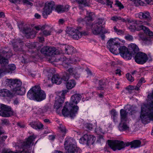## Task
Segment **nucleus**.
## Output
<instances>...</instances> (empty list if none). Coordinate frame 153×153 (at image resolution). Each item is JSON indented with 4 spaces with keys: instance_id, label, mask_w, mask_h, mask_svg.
Wrapping results in <instances>:
<instances>
[{
    "instance_id": "obj_64",
    "label": "nucleus",
    "mask_w": 153,
    "mask_h": 153,
    "mask_svg": "<svg viewBox=\"0 0 153 153\" xmlns=\"http://www.w3.org/2000/svg\"><path fill=\"white\" fill-rule=\"evenodd\" d=\"M65 22L64 20L63 19H61L59 20V24H63Z\"/></svg>"
},
{
    "instance_id": "obj_2",
    "label": "nucleus",
    "mask_w": 153,
    "mask_h": 153,
    "mask_svg": "<svg viewBox=\"0 0 153 153\" xmlns=\"http://www.w3.org/2000/svg\"><path fill=\"white\" fill-rule=\"evenodd\" d=\"M107 47L112 53L117 55L119 53L124 59L129 60L132 55L128 49L125 46H120V43L116 41L115 39L111 38L107 42Z\"/></svg>"
},
{
    "instance_id": "obj_37",
    "label": "nucleus",
    "mask_w": 153,
    "mask_h": 153,
    "mask_svg": "<svg viewBox=\"0 0 153 153\" xmlns=\"http://www.w3.org/2000/svg\"><path fill=\"white\" fill-rule=\"evenodd\" d=\"M99 86L97 87V88L98 90H103L104 88V86L105 85V83L103 82L102 80H99Z\"/></svg>"
},
{
    "instance_id": "obj_45",
    "label": "nucleus",
    "mask_w": 153,
    "mask_h": 153,
    "mask_svg": "<svg viewBox=\"0 0 153 153\" xmlns=\"http://www.w3.org/2000/svg\"><path fill=\"white\" fill-rule=\"evenodd\" d=\"M125 38L126 40L129 41H132L133 39V38L132 36L129 34L126 36H125Z\"/></svg>"
},
{
    "instance_id": "obj_22",
    "label": "nucleus",
    "mask_w": 153,
    "mask_h": 153,
    "mask_svg": "<svg viewBox=\"0 0 153 153\" xmlns=\"http://www.w3.org/2000/svg\"><path fill=\"white\" fill-rule=\"evenodd\" d=\"M64 101V97L59 96L56 100L54 105V108L57 111V110L62 108Z\"/></svg>"
},
{
    "instance_id": "obj_43",
    "label": "nucleus",
    "mask_w": 153,
    "mask_h": 153,
    "mask_svg": "<svg viewBox=\"0 0 153 153\" xmlns=\"http://www.w3.org/2000/svg\"><path fill=\"white\" fill-rule=\"evenodd\" d=\"M149 36V38H145L144 39V42L147 45H149L151 44V42L150 40L151 39L150 38L152 39H153V38H152L148 34H147Z\"/></svg>"
},
{
    "instance_id": "obj_30",
    "label": "nucleus",
    "mask_w": 153,
    "mask_h": 153,
    "mask_svg": "<svg viewBox=\"0 0 153 153\" xmlns=\"http://www.w3.org/2000/svg\"><path fill=\"white\" fill-rule=\"evenodd\" d=\"M25 32L27 36L30 38L34 36L36 33L35 31L29 28H27V30H26Z\"/></svg>"
},
{
    "instance_id": "obj_23",
    "label": "nucleus",
    "mask_w": 153,
    "mask_h": 153,
    "mask_svg": "<svg viewBox=\"0 0 153 153\" xmlns=\"http://www.w3.org/2000/svg\"><path fill=\"white\" fill-rule=\"evenodd\" d=\"M127 121H121L118 126L119 130L120 131H129L130 129Z\"/></svg>"
},
{
    "instance_id": "obj_19",
    "label": "nucleus",
    "mask_w": 153,
    "mask_h": 153,
    "mask_svg": "<svg viewBox=\"0 0 153 153\" xmlns=\"http://www.w3.org/2000/svg\"><path fill=\"white\" fill-rule=\"evenodd\" d=\"M79 66L69 68L68 71L70 75H72L75 79H77L80 76V74L78 72V70L81 69Z\"/></svg>"
},
{
    "instance_id": "obj_49",
    "label": "nucleus",
    "mask_w": 153,
    "mask_h": 153,
    "mask_svg": "<svg viewBox=\"0 0 153 153\" xmlns=\"http://www.w3.org/2000/svg\"><path fill=\"white\" fill-rule=\"evenodd\" d=\"M121 19V17L120 16H113L111 18V20L115 22L119 20H120Z\"/></svg>"
},
{
    "instance_id": "obj_26",
    "label": "nucleus",
    "mask_w": 153,
    "mask_h": 153,
    "mask_svg": "<svg viewBox=\"0 0 153 153\" xmlns=\"http://www.w3.org/2000/svg\"><path fill=\"white\" fill-rule=\"evenodd\" d=\"M91 139L90 134H85L79 140V142L82 144H86L88 145L89 139Z\"/></svg>"
},
{
    "instance_id": "obj_57",
    "label": "nucleus",
    "mask_w": 153,
    "mask_h": 153,
    "mask_svg": "<svg viewBox=\"0 0 153 153\" xmlns=\"http://www.w3.org/2000/svg\"><path fill=\"white\" fill-rule=\"evenodd\" d=\"M36 122H33L30 123V125L33 128L36 129Z\"/></svg>"
},
{
    "instance_id": "obj_38",
    "label": "nucleus",
    "mask_w": 153,
    "mask_h": 153,
    "mask_svg": "<svg viewBox=\"0 0 153 153\" xmlns=\"http://www.w3.org/2000/svg\"><path fill=\"white\" fill-rule=\"evenodd\" d=\"M90 137H91V139H89L88 142V145L93 144L95 140V137L94 136L90 135Z\"/></svg>"
},
{
    "instance_id": "obj_46",
    "label": "nucleus",
    "mask_w": 153,
    "mask_h": 153,
    "mask_svg": "<svg viewBox=\"0 0 153 153\" xmlns=\"http://www.w3.org/2000/svg\"><path fill=\"white\" fill-rule=\"evenodd\" d=\"M126 76L127 79L129 81L132 82L134 81V79L132 76L129 74L128 73L126 74Z\"/></svg>"
},
{
    "instance_id": "obj_15",
    "label": "nucleus",
    "mask_w": 153,
    "mask_h": 153,
    "mask_svg": "<svg viewBox=\"0 0 153 153\" xmlns=\"http://www.w3.org/2000/svg\"><path fill=\"white\" fill-rule=\"evenodd\" d=\"M1 111H0V116L3 117H8L13 114V112L10 107L4 104L1 105Z\"/></svg>"
},
{
    "instance_id": "obj_35",
    "label": "nucleus",
    "mask_w": 153,
    "mask_h": 153,
    "mask_svg": "<svg viewBox=\"0 0 153 153\" xmlns=\"http://www.w3.org/2000/svg\"><path fill=\"white\" fill-rule=\"evenodd\" d=\"M25 89L24 87H21L19 88V89L15 91L14 92V94H16L18 95H22L25 94Z\"/></svg>"
},
{
    "instance_id": "obj_36",
    "label": "nucleus",
    "mask_w": 153,
    "mask_h": 153,
    "mask_svg": "<svg viewBox=\"0 0 153 153\" xmlns=\"http://www.w3.org/2000/svg\"><path fill=\"white\" fill-rule=\"evenodd\" d=\"M145 2L148 4H153V0H138L137 1L140 5L142 6L145 4Z\"/></svg>"
},
{
    "instance_id": "obj_6",
    "label": "nucleus",
    "mask_w": 153,
    "mask_h": 153,
    "mask_svg": "<svg viewBox=\"0 0 153 153\" xmlns=\"http://www.w3.org/2000/svg\"><path fill=\"white\" fill-rule=\"evenodd\" d=\"M132 22L134 23V25H131L129 27L131 32H133L136 30L139 31L143 30L146 34H148L151 37L153 38V33L148 28L142 25V21L134 20Z\"/></svg>"
},
{
    "instance_id": "obj_13",
    "label": "nucleus",
    "mask_w": 153,
    "mask_h": 153,
    "mask_svg": "<svg viewBox=\"0 0 153 153\" xmlns=\"http://www.w3.org/2000/svg\"><path fill=\"white\" fill-rule=\"evenodd\" d=\"M149 113L150 112L146 110L145 106L142 107L140 118L143 123H146L149 120H153V118L149 116Z\"/></svg>"
},
{
    "instance_id": "obj_34",
    "label": "nucleus",
    "mask_w": 153,
    "mask_h": 153,
    "mask_svg": "<svg viewBox=\"0 0 153 153\" xmlns=\"http://www.w3.org/2000/svg\"><path fill=\"white\" fill-rule=\"evenodd\" d=\"M67 59V58L64 56L58 55L56 58L55 60L56 62H61L63 63L66 62Z\"/></svg>"
},
{
    "instance_id": "obj_52",
    "label": "nucleus",
    "mask_w": 153,
    "mask_h": 153,
    "mask_svg": "<svg viewBox=\"0 0 153 153\" xmlns=\"http://www.w3.org/2000/svg\"><path fill=\"white\" fill-rule=\"evenodd\" d=\"M2 121V124L3 125H7L9 124V120H8L7 119H4L1 120Z\"/></svg>"
},
{
    "instance_id": "obj_28",
    "label": "nucleus",
    "mask_w": 153,
    "mask_h": 153,
    "mask_svg": "<svg viewBox=\"0 0 153 153\" xmlns=\"http://www.w3.org/2000/svg\"><path fill=\"white\" fill-rule=\"evenodd\" d=\"M76 1L79 4V7L80 9H82L86 6H89V2L86 0H76Z\"/></svg>"
},
{
    "instance_id": "obj_14",
    "label": "nucleus",
    "mask_w": 153,
    "mask_h": 153,
    "mask_svg": "<svg viewBox=\"0 0 153 153\" xmlns=\"http://www.w3.org/2000/svg\"><path fill=\"white\" fill-rule=\"evenodd\" d=\"M134 59L135 61L137 63L142 65L146 62L148 58L147 55L145 53L139 52L135 55Z\"/></svg>"
},
{
    "instance_id": "obj_11",
    "label": "nucleus",
    "mask_w": 153,
    "mask_h": 153,
    "mask_svg": "<svg viewBox=\"0 0 153 153\" xmlns=\"http://www.w3.org/2000/svg\"><path fill=\"white\" fill-rule=\"evenodd\" d=\"M81 27H77V28L71 27H68L66 29V32L69 36L75 40H78L82 37L81 33H80V29Z\"/></svg>"
},
{
    "instance_id": "obj_8",
    "label": "nucleus",
    "mask_w": 153,
    "mask_h": 153,
    "mask_svg": "<svg viewBox=\"0 0 153 153\" xmlns=\"http://www.w3.org/2000/svg\"><path fill=\"white\" fill-rule=\"evenodd\" d=\"M13 55L11 49L8 47L0 49V64L5 65L7 63L8 59Z\"/></svg>"
},
{
    "instance_id": "obj_51",
    "label": "nucleus",
    "mask_w": 153,
    "mask_h": 153,
    "mask_svg": "<svg viewBox=\"0 0 153 153\" xmlns=\"http://www.w3.org/2000/svg\"><path fill=\"white\" fill-rule=\"evenodd\" d=\"M43 125L40 123L36 122V129H40L43 127Z\"/></svg>"
},
{
    "instance_id": "obj_56",
    "label": "nucleus",
    "mask_w": 153,
    "mask_h": 153,
    "mask_svg": "<svg viewBox=\"0 0 153 153\" xmlns=\"http://www.w3.org/2000/svg\"><path fill=\"white\" fill-rule=\"evenodd\" d=\"M71 60L73 62H77L80 61V59L78 57H76L75 58L71 59Z\"/></svg>"
},
{
    "instance_id": "obj_61",
    "label": "nucleus",
    "mask_w": 153,
    "mask_h": 153,
    "mask_svg": "<svg viewBox=\"0 0 153 153\" xmlns=\"http://www.w3.org/2000/svg\"><path fill=\"white\" fill-rule=\"evenodd\" d=\"M126 89L128 90H134V86L129 85L126 88Z\"/></svg>"
},
{
    "instance_id": "obj_42",
    "label": "nucleus",
    "mask_w": 153,
    "mask_h": 153,
    "mask_svg": "<svg viewBox=\"0 0 153 153\" xmlns=\"http://www.w3.org/2000/svg\"><path fill=\"white\" fill-rule=\"evenodd\" d=\"M114 31L119 35L123 34L124 33V32L123 30L117 29L116 27L115 26L114 27Z\"/></svg>"
},
{
    "instance_id": "obj_18",
    "label": "nucleus",
    "mask_w": 153,
    "mask_h": 153,
    "mask_svg": "<svg viewBox=\"0 0 153 153\" xmlns=\"http://www.w3.org/2000/svg\"><path fill=\"white\" fill-rule=\"evenodd\" d=\"M61 50L63 53L68 55L72 54L74 51V48L72 46L65 45H61L60 46Z\"/></svg>"
},
{
    "instance_id": "obj_10",
    "label": "nucleus",
    "mask_w": 153,
    "mask_h": 153,
    "mask_svg": "<svg viewBox=\"0 0 153 153\" xmlns=\"http://www.w3.org/2000/svg\"><path fill=\"white\" fill-rule=\"evenodd\" d=\"M6 82L7 88H10L11 91L14 93L15 91L19 89L22 85V82L18 79H7Z\"/></svg>"
},
{
    "instance_id": "obj_60",
    "label": "nucleus",
    "mask_w": 153,
    "mask_h": 153,
    "mask_svg": "<svg viewBox=\"0 0 153 153\" xmlns=\"http://www.w3.org/2000/svg\"><path fill=\"white\" fill-rule=\"evenodd\" d=\"M107 4L108 5H110V7L111 8L112 7V2L110 0H106Z\"/></svg>"
},
{
    "instance_id": "obj_54",
    "label": "nucleus",
    "mask_w": 153,
    "mask_h": 153,
    "mask_svg": "<svg viewBox=\"0 0 153 153\" xmlns=\"http://www.w3.org/2000/svg\"><path fill=\"white\" fill-rule=\"evenodd\" d=\"M87 16L88 17H89V18H92V19L93 20L94 18L95 17V15L94 13L91 12L89 14H88Z\"/></svg>"
},
{
    "instance_id": "obj_9",
    "label": "nucleus",
    "mask_w": 153,
    "mask_h": 153,
    "mask_svg": "<svg viewBox=\"0 0 153 153\" xmlns=\"http://www.w3.org/2000/svg\"><path fill=\"white\" fill-rule=\"evenodd\" d=\"M64 145L67 152L70 153H78L79 149L74 143L72 139L66 138Z\"/></svg>"
},
{
    "instance_id": "obj_7",
    "label": "nucleus",
    "mask_w": 153,
    "mask_h": 153,
    "mask_svg": "<svg viewBox=\"0 0 153 153\" xmlns=\"http://www.w3.org/2000/svg\"><path fill=\"white\" fill-rule=\"evenodd\" d=\"M54 9L59 13L63 12L62 6L60 5L55 7L54 2L52 1L46 2L45 4V7L42 13L43 17L46 18L52 12V10Z\"/></svg>"
},
{
    "instance_id": "obj_55",
    "label": "nucleus",
    "mask_w": 153,
    "mask_h": 153,
    "mask_svg": "<svg viewBox=\"0 0 153 153\" xmlns=\"http://www.w3.org/2000/svg\"><path fill=\"white\" fill-rule=\"evenodd\" d=\"M62 65L63 67L65 68H68L70 67V65L66 62H64L62 63Z\"/></svg>"
},
{
    "instance_id": "obj_41",
    "label": "nucleus",
    "mask_w": 153,
    "mask_h": 153,
    "mask_svg": "<svg viewBox=\"0 0 153 153\" xmlns=\"http://www.w3.org/2000/svg\"><path fill=\"white\" fill-rule=\"evenodd\" d=\"M69 78V74L67 73H65L62 77L61 78L62 79V81L64 80V81H68Z\"/></svg>"
},
{
    "instance_id": "obj_47",
    "label": "nucleus",
    "mask_w": 153,
    "mask_h": 153,
    "mask_svg": "<svg viewBox=\"0 0 153 153\" xmlns=\"http://www.w3.org/2000/svg\"><path fill=\"white\" fill-rule=\"evenodd\" d=\"M82 20L86 22L87 24H88V22H89L93 20L92 19V18H89V17H88L87 16L85 17L83 19H82Z\"/></svg>"
},
{
    "instance_id": "obj_5",
    "label": "nucleus",
    "mask_w": 153,
    "mask_h": 153,
    "mask_svg": "<svg viewBox=\"0 0 153 153\" xmlns=\"http://www.w3.org/2000/svg\"><path fill=\"white\" fill-rule=\"evenodd\" d=\"M103 19H99L95 21L91 25L92 33L94 35H98L101 33H110L108 29L105 28L102 26Z\"/></svg>"
},
{
    "instance_id": "obj_50",
    "label": "nucleus",
    "mask_w": 153,
    "mask_h": 153,
    "mask_svg": "<svg viewBox=\"0 0 153 153\" xmlns=\"http://www.w3.org/2000/svg\"><path fill=\"white\" fill-rule=\"evenodd\" d=\"M85 127L89 130H91L92 128V125L90 123H86L85 125Z\"/></svg>"
},
{
    "instance_id": "obj_44",
    "label": "nucleus",
    "mask_w": 153,
    "mask_h": 153,
    "mask_svg": "<svg viewBox=\"0 0 153 153\" xmlns=\"http://www.w3.org/2000/svg\"><path fill=\"white\" fill-rule=\"evenodd\" d=\"M115 4L117 5L118 7H119V9L120 10H121V9H123L124 7L123 5L120 2L118 1H116V3Z\"/></svg>"
},
{
    "instance_id": "obj_62",
    "label": "nucleus",
    "mask_w": 153,
    "mask_h": 153,
    "mask_svg": "<svg viewBox=\"0 0 153 153\" xmlns=\"http://www.w3.org/2000/svg\"><path fill=\"white\" fill-rule=\"evenodd\" d=\"M97 141L100 142L101 140H103V137L102 135H99L97 137Z\"/></svg>"
},
{
    "instance_id": "obj_24",
    "label": "nucleus",
    "mask_w": 153,
    "mask_h": 153,
    "mask_svg": "<svg viewBox=\"0 0 153 153\" xmlns=\"http://www.w3.org/2000/svg\"><path fill=\"white\" fill-rule=\"evenodd\" d=\"M14 93L6 89H3L0 91V97H12L13 96Z\"/></svg>"
},
{
    "instance_id": "obj_12",
    "label": "nucleus",
    "mask_w": 153,
    "mask_h": 153,
    "mask_svg": "<svg viewBox=\"0 0 153 153\" xmlns=\"http://www.w3.org/2000/svg\"><path fill=\"white\" fill-rule=\"evenodd\" d=\"M107 143L109 146L114 151L117 149L120 150L125 147V144L123 141H112L110 140H108Z\"/></svg>"
},
{
    "instance_id": "obj_20",
    "label": "nucleus",
    "mask_w": 153,
    "mask_h": 153,
    "mask_svg": "<svg viewBox=\"0 0 153 153\" xmlns=\"http://www.w3.org/2000/svg\"><path fill=\"white\" fill-rule=\"evenodd\" d=\"M136 16L139 18L146 20L148 22L150 21L152 19L150 13L148 11H144L143 12H140L137 14Z\"/></svg>"
},
{
    "instance_id": "obj_31",
    "label": "nucleus",
    "mask_w": 153,
    "mask_h": 153,
    "mask_svg": "<svg viewBox=\"0 0 153 153\" xmlns=\"http://www.w3.org/2000/svg\"><path fill=\"white\" fill-rule=\"evenodd\" d=\"M127 109L126 111L123 109H121L120 110V119L121 121H128V117L127 116V113L126 112Z\"/></svg>"
},
{
    "instance_id": "obj_3",
    "label": "nucleus",
    "mask_w": 153,
    "mask_h": 153,
    "mask_svg": "<svg viewBox=\"0 0 153 153\" xmlns=\"http://www.w3.org/2000/svg\"><path fill=\"white\" fill-rule=\"evenodd\" d=\"M27 97L30 100L41 101L44 100L46 96L45 92L38 86H35L31 88L27 93Z\"/></svg>"
},
{
    "instance_id": "obj_29",
    "label": "nucleus",
    "mask_w": 153,
    "mask_h": 153,
    "mask_svg": "<svg viewBox=\"0 0 153 153\" xmlns=\"http://www.w3.org/2000/svg\"><path fill=\"white\" fill-rule=\"evenodd\" d=\"M51 80L53 83H55L57 85H59L62 82V79L58 74L53 75Z\"/></svg>"
},
{
    "instance_id": "obj_32",
    "label": "nucleus",
    "mask_w": 153,
    "mask_h": 153,
    "mask_svg": "<svg viewBox=\"0 0 153 153\" xmlns=\"http://www.w3.org/2000/svg\"><path fill=\"white\" fill-rule=\"evenodd\" d=\"M76 82L74 79H71L66 82V86L68 89H71L74 88L76 85Z\"/></svg>"
},
{
    "instance_id": "obj_27",
    "label": "nucleus",
    "mask_w": 153,
    "mask_h": 153,
    "mask_svg": "<svg viewBox=\"0 0 153 153\" xmlns=\"http://www.w3.org/2000/svg\"><path fill=\"white\" fill-rule=\"evenodd\" d=\"M141 144V142L139 140H136L130 142H128L126 145V146H128L131 145V147L132 148H136L139 147Z\"/></svg>"
},
{
    "instance_id": "obj_58",
    "label": "nucleus",
    "mask_w": 153,
    "mask_h": 153,
    "mask_svg": "<svg viewBox=\"0 0 153 153\" xmlns=\"http://www.w3.org/2000/svg\"><path fill=\"white\" fill-rule=\"evenodd\" d=\"M80 33H81L82 37L83 36H86L88 34V33L87 31H81V29H80Z\"/></svg>"
},
{
    "instance_id": "obj_17",
    "label": "nucleus",
    "mask_w": 153,
    "mask_h": 153,
    "mask_svg": "<svg viewBox=\"0 0 153 153\" xmlns=\"http://www.w3.org/2000/svg\"><path fill=\"white\" fill-rule=\"evenodd\" d=\"M55 48L53 47L48 46L44 47L41 50V52L45 55L47 56H51L55 54Z\"/></svg>"
},
{
    "instance_id": "obj_59",
    "label": "nucleus",
    "mask_w": 153,
    "mask_h": 153,
    "mask_svg": "<svg viewBox=\"0 0 153 153\" xmlns=\"http://www.w3.org/2000/svg\"><path fill=\"white\" fill-rule=\"evenodd\" d=\"M49 109V106L48 105H46L43 107V112H45L48 111Z\"/></svg>"
},
{
    "instance_id": "obj_48",
    "label": "nucleus",
    "mask_w": 153,
    "mask_h": 153,
    "mask_svg": "<svg viewBox=\"0 0 153 153\" xmlns=\"http://www.w3.org/2000/svg\"><path fill=\"white\" fill-rule=\"evenodd\" d=\"M59 129L62 133H66V129L65 127L62 125H60L59 127Z\"/></svg>"
},
{
    "instance_id": "obj_40",
    "label": "nucleus",
    "mask_w": 153,
    "mask_h": 153,
    "mask_svg": "<svg viewBox=\"0 0 153 153\" xmlns=\"http://www.w3.org/2000/svg\"><path fill=\"white\" fill-rule=\"evenodd\" d=\"M18 26L20 30L22 31L23 33H25V31L26 30H27V28H28L27 27H24L23 24L22 23H21L19 25H18Z\"/></svg>"
},
{
    "instance_id": "obj_16",
    "label": "nucleus",
    "mask_w": 153,
    "mask_h": 153,
    "mask_svg": "<svg viewBox=\"0 0 153 153\" xmlns=\"http://www.w3.org/2000/svg\"><path fill=\"white\" fill-rule=\"evenodd\" d=\"M13 49L16 52H22L23 51L22 48L24 44L23 42L20 39H15L12 41Z\"/></svg>"
},
{
    "instance_id": "obj_63",
    "label": "nucleus",
    "mask_w": 153,
    "mask_h": 153,
    "mask_svg": "<svg viewBox=\"0 0 153 153\" xmlns=\"http://www.w3.org/2000/svg\"><path fill=\"white\" fill-rule=\"evenodd\" d=\"M121 71L120 69H117L116 70V74H119V75H121Z\"/></svg>"
},
{
    "instance_id": "obj_21",
    "label": "nucleus",
    "mask_w": 153,
    "mask_h": 153,
    "mask_svg": "<svg viewBox=\"0 0 153 153\" xmlns=\"http://www.w3.org/2000/svg\"><path fill=\"white\" fill-rule=\"evenodd\" d=\"M8 60L7 63L5 65L1 64L2 66V69L3 71L4 72L12 73V71L16 69V67L14 64H10L7 66V65L8 63Z\"/></svg>"
},
{
    "instance_id": "obj_4",
    "label": "nucleus",
    "mask_w": 153,
    "mask_h": 153,
    "mask_svg": "<svg viewBox=\"0 0 153 153\" xmlns=\"http://www.w3.org/2000/svg\"><path fill=\"white\" fill-rule=\"evenodd\" d=\"M36 137L34 135L30 136L26 141L24 142L22 144V151L13 152L6 149H4L2 151V153H30V148L31 144L32 143Z\"/></svg>"
},
{
    "instance_id": "obj_1",
    "label": "nucleus",
    "mask_w": 153,
    "mask_h": 153,
    "mask_svg": "<svg viewBox=\"0 0 153 153\" xmlns=\"http://www.w3.org/2000/svg\"><path fill=\"white\" fill-rule=\"evenodd\" d=\"M81 98V95L79 94H74L71 97L70 103L66 102V105L62 111V114L64 117L69 116L72 119L76 116L79 107L75 105L78 103Z\"/></svg>"
},
{
    "instance_id": "obj_39",
    "label": "nucleus",
    "mask_w": 153,
    "mask_h": 153,
    "mask_svg": "<svg viewBox=\"0 0 153 153\" xmlns=\"http://www.w3.org/2000/svg\"><path fill=\"white\" fill-rule=\"evenodd\" d=\"M52 31L51 28L49 30H48L47 29L44 30L42 32L44 35L45 36L50 35L51 34V32Z\"/></svg>"
},
{
    "instance_id": "obj_53",
    "label": "nucleus",
    "mask_w": 153,
    "mask_h": 153,
    "mask_svg": "<svg viewBox=\"0 0 153 153\" xmlns=\"http://www.w3.org/2000/svg\"><path fill=\"white\" fill-rule=\"evenodd\" d=\"M69 6L68 5H66L65 6H62V11L63 12L68 11L69 10Z\"/></svg>"
},
{
    "instance_id": "obj_25",
    "label": "nucleus",
    "mask_w": 153,
    "mask_h": 153,
    "mask_svg": "<svg viewBox=\"0 0 153 153\" xmlns=\"http://www.w3.org/2000/svg\"><path fill=\"white\" fill-rule=\"evenodd\" d=\"M128 48L131 54L134 55L139 51L138 47L135 44H131L128 46Z\"/></svg>"
},
{
    "instance_id": "obj_33",
    "label": "nucleus",
    "mask_w": 153,
    "mask_h": 153,
    "mask_svg": "<svg viewBox=\"0 0 153 153\" xmlns=\"http://www.w3.org/2000/svg\"><path fill=\"white\" fill-rule=\"evenodd\" d=\"M110 113L111 118L115 123L117 122V114L116 110L113 109L111 111Z\"/></svg>"
}]
</instances>
